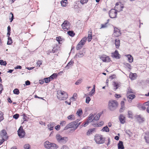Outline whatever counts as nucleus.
<instances>
[{
	"mask_svg": "<svg viewBox=\"0 0 149 149\" xmlns=\"http://www.w3.org/2000/svg\"><path fill=\"white\" fill-rule=\"evenodd\" d=\"M94 116L93 114H90L89 116L88 117V120L90 121V122H91L93 120V118L94 117Z\"/></svg>",
	"mask_w": 149,
	"mask_h": 149,
	"instance_id": "c756f323",
	"label": "nucleus"
},
{
	"mask_svg": "<svg viewBox=\"0 0 149 149\" xmlns=\"http://www.w3.org/2000/svg\"><path fill=\"white\" fill-rule=\"evenodd\" d=\"M101 115L100 113H99L97 114L95 116H94L93 119L95 120H98Z\"/></svg>",
	"mask_w": 149,
	"mask_h": 149,
	"instance_id": "bb28decb",
	"label": "nucleus"
},
{
	"mask_svg": "<svg viewBox=\"0 0 149 149\" xmlns=\"http://www.w3.org/2000/svg\"><path fill=\"white\" fill-rule=\"evenodd\" d=\"M50 147V149H57L58 148V146L57 145L53 143H51V146Z\"/></svg>",
	"mask_w": 149,
	"mask_h": 149,
	"instance_id": "aec40b11",
	"label": "nucleus"
},
{
	"mask_svg": "<svg viewBox=\"0 0 149 149\" xmlns=\"http://www.w3.org/2000/svg\"><path fill=\"white\" fill-rule=\"evenodd\" d=\"M107 23H105L104 24H101V27L100 29L104 28L107 27Z\"/></svg>",
	"mask_w": 149,
	"mask_h": 149,
	"instance_id": "79ce46f5",
	"label": "nucleus"
},
{
	"mask_svg": "<svg viewBox=\"0 0 149 149\" xmlns=\"http://www.w3.org/2000/svg\"><path fill=\"white\" fill-rule=\"evenodd\" d=\"M92 125L95 127H100L101 126H100V123H97L93 124Z\"/></svg>",
	"mask_w": 149,
	"mask_h": 149,
	"instance_id": "6e6d98bb",
	"label": "nucleus"
},
{
	"mask_svg": "<svg viewBox=\"0 0 149 149\" xmlns=\"http://www.w3.org/2000/svg\"><path fill=\"white\" fill-rule=\"evenodd\" d=\"M118 105V103L117 101L113 100H111L108 102V109L111 111H113L116 109Z\"/></svg>",
	"mask_w": 149,
	"mask_h": 149,
	"instance_id": "f257e3e1",
	"label": "nucleus"
},
{
	"mask_svg": "<svg viewBox=\"0 0 149 149\" xmlns=\"http://www.w3.org/2000/svg\"><path fill=\"white\" fill-rule=\"evenodd\" d=\"M75 122L73 121L72 122L69 124H68L64 128V130H66L70 128H73V130L74 131L76 129H75Z\"/></svg>",
	"mask_w": 149,
	"mask_h": 149,
	"instance_id": "423d86ee",
	"label": "nucleus"
},
{
	"mask_svg": "<svg viewBox=\"0 0 149 149\" xmlns=\"http://www.w3.org/2000/svg\"><path fill=\"white\" fill-rule=\"evenodd\" d=\"M137 118L139 122H141L144 120V118L141 117L140 115L138 116Z\"/></svg>",
	"mask_w": 149,
	"mask_h": 149,
	"instance_id": "c85d7f7f",
	"label": "nucleus"
},
{
	"mask_svg": "<svg viewBox=\"0 0 149 149\" xmlns=\"http://www.w3.org/2000/svg\"><path fill=\"white\" fill-rule=\"evenodd\" d=\"M100 58L103 62H109L111 61V59L109 56L103 54L100 57Z\"/></svg>",
	"mask_w": 149,
	"mask_h": 149,
	"instance_id": "6e6552de",
	"label": "nucleus"
},
{
	"mask_svg": "<svg viewBox=\"0 0 149 149\" xmlns=\"http://www.w3.org/2000/svg\"><path fill=\"white\" fill-rule=\"evenodd\" d=\"M12 40L11 38L10 37H8L7 44L8 45H10L12 43Z\"/></svg>",
	"mask_w": 149,
	"mask_h": 149,
	"instance_id": "c9c22d12",
	"label": "nucleus"
},
{
	"mask_svg": "<svg viewBox=\"0 0 149 149\" xmlns=\"http://www.w3.org/2000/svg\"><path fill=\"white\" fill-rule=\"evenodd\" d=\"M57 142L60 144L63 145L65 144L68 140L67 137H62L59 134H57L56 136Z\"/></svg>",
	"mask_w": 149,
	"mask_h": 149,
	"instance_id": "f03ea898",
	"label": "nucleus"
},
{
	"mask_svg": "<svg viewBox=\"0 0 149 149\" xmlns=\"http://www.w3.org/2000/svg\"><path fill=\"white\" fill-rule=\"evenodd\" d=\"M81 124V122H79V123H76V124H75V129H77V128L79 126V125H80V124Z\"/></svg>",
	"mask_w": 149,
	"mask_h": 149,
	"instance_id": "338daca9",
	"label": "nucleus"
},
{
	"mask_svg": "<svg viewBox=\"0 0 149 149\" xmlns=\"http://www.w3.org/2000/svg\"><path fill=\"white\" fill-rule=\"evenodd\" d=\"M61 149H69L68 147L65 145L63 146L61 148Z\"/></svg>",
	"mask_w": 149,
	"mask_h": 149,
	"instance_id": "864d4df0",
	"label": "nucleus"
},
{
	"mask_svg": "<svg viewBox=\"0 0 149 149\" xmlns=\"http://www.w3.org/2000/svg\"><path fill=\"white\" fill-rule=\"evenodd\" d=\"M17 132L18 135L20 138H24L25 134V132L22 126H21Z\"/></svg>",
	"mask_w": 149,
	"mask_h": 149,
	"instance_id": "39448f33",
	"label": "nucleus"
},
{
	"mask_svg": "<svg viewBox=\"0 0 149 149\" xmlns=\"http://www.w3.org/2000/svg\"><path fill=\"white\" fill-rule=\"evenodd\" d=\"M13 92L14 94H16V95L19 94V90L17 88L15 89L13 91Z\"/></svg>",
	"mask_w": 149,
	"mask_h": 149,
	"instance_id": "58836bf2",
	"label": "nucleus"
},
{
	"mask_svg": "<svg viewBox=\"0 0 149 149\" xmlns=\"http://www.w3.org/2000/svg\"><path fill=\"white\" fill-rule=\"evenodd\" d=\"M3 115V114L2 112H0V122L2 121L4 119Z\"/></svg>",
	"mask_w": 149,
	"mask_h": 149,
	"instance_id": "a19ab883",
	"label": "nucleus"
},
{
	"mask_svg": "<svg viewBox=\"0 0 149 149\" xmlns=\"http://www.w3.org/2000/svg\"><path fill=\"white\" fill-rule=\"evenodd\" d=\"M70 24L69 22L67 20H65L64 21L61 25V26L63 28L66 29V30H68V28H67V26H69Z\"/></svg>",
	"mask_w": 149,
	"mask_h": 149,
	"instance_id": "1a4fd4ad",
	"label": "nucleus"
},
{
	"mask_svg": "<svg viewBox=\"0 0 149 149\" xmlns=\"http://www.w3.org/2000/svg\"><path fill=\"white\" fill-rule=\"evenodd\" d=\"M113 84V86L114 87V91H116L120 86V84L117 82H114Z\"/></svg>",
	"mask_w": 149,
	"mask_h": 149,
	"instance_id": "2eb2a0df",
	"label": "nucleus"
},
{
	"mask_svg": "<svg viewBox=\"0 0 149 149\" xmlns=\"http://www.w3.org/2000/svg\"><path fill=\"white\" fill-rule=\"evenodd\" d=\"M0 95L2 92V91H3V85L1 84H0Z\"/></svg>",
	"mask_w": 149,
	"mask_h": 149,
	"instance_id": "4d7b16f0",
	"label": "nucleus"
},
{
	"mask_svg": "<svg viewBox=\"0 0 149 149\" xmlns=\"http://www.w3.org/2000/svg\"><path fill=\"white\" fill-rule=\"evenodd\" d=\"M66 124V122L65 121H62L60 123V125L61 126H64Z\"/></svg>",
	"mask_w": 149,
	"mask_h": 149,
	"instance_id": "3c124183",
	"label": "nucleus"
},
{
	"mask_svg": "<svg viewBox=\"0 0 149 149\" xmlns=\"http://www.w3.org/2000/svg\"><path fill=\"white\" fill-rule=\"evenodd\" d=\"M96 142L98 144H102L104 143L105 139L102 136H96L95 139Z\"/></svg>",
	"mask_w": 149,
	"mask_h": 149,
	"instance_id": "0eeeda50",
	"label": "nucleus"
},
{
	"mask_svg": "<svg viewBox=\"0 0 149 149\" xmlns=\"http://www.w3.org/2000/svg\"><path fill=\"white\" fill-rule=\"evenodd\" d=\"M25 83L26 85H29L30 84V82L29 80H27L25 81Z\"/></svg>",
	"mask_w": 149,
	"mask_h": 149,
	"instance_id": "774afa93",
	"label": "nucleus"
},
{
	"mask_svg": "<svg viewBox=\"0 0 149 149\" xmlns=\"http://www.w3.org/2000/svg\"><path fill=\"white\" fill-rule=\"evenodd\" d=\"M85 53H84L82 51H80L79 52L76 54L74 56V58H77L83 57Z\"/></svg>",
	"mask_w": 149,
	"mask_h": 149,
	"instance_id": "9b49d317",
	"label": "nucleus"
},
{
	"mask_svg": "<svg viewBox=\"0 0 149 149\" xmlns=\"http://www.w3.org/2000/svg\"><path fill=\"white\" fill-rule=\"evenodd\" d=\"M7 133L5 130H3L0 133V134L1 137L2 138H4L7 139L8 138V136H7Z\"/></svg>",
	"mask_w": 149,
	"mask_h": 149,
	"instance_id": "9d476101",
	"label": "nucleus"
},
{
	"mask_svg": "<svg viewBox=\"0 0 149 149\" xmlns=\"http://www.w3.org/2000/svg\"><path fill=\"white\" fill-rule=\"evenodd\" d=\"M125 117L122 114H120L119 116V120L122 124H124L125 122Z\"/></svg>",
	"mask_w": 149,
	"mask_h": 149,
	"instance_id": "4468645a",
	"label": "nucleus"
},
{
	"mask_svg": "<svg viewBox=\"0 0 149 149\" xmlns=\"http://www.w3.org/2000/svg\"><path fill=\"white\" fill-rule=\"evenodd\" d=\"M95 92L94 91H92V90L89 92V95H91V96H93L94 94L95 93Z\"/></svg>",
	"mask_w": 149,
	"mask_h": 149,
	"instance_id": "680f3d73",
	"label": "nucleus"
},
{
	"mask_svg": "<svg viewBox=\"0 0 149 149\" xmlns=\"http://www.w3.org/2000/svg\"><path fill=\"white\" fill-rule=\"evenodd\" d=\"M124 65L127 68H128L129 69H131V65H130V64H129L128 63H124Z\"/></svg>",
	"mask_w": 149,
	"mask_h": 149,
	"instance_id": "ea45409f",
	"label": "nucleus"
},
{
	"mask_svg": "<svg viewBox=\"0 0 149 149\" xmlns=\"http://www.w3.org/2000/svg\"><path fill=\"white\" fill-rule=\"evenodd\" d=\"M88 1V0H81L80 3L82 4L86 3Z\"/></svg>",
	"mask_w": 149,
	"mask_h": 149,
	"instance_id": "8fccbe9b",
	"label": "nucleus"
},
{
	"mask_svg": "<svg viewBox=\"0 0 149 149\" xmlns=\"http://www.w3.org/2000/svg\"><path fill=\"white\" fill-rule=\"evenodd\" d=\"M24 148L25 149H30V146L29 144H26L24 146Z\"/></svg>",
	"mask_w": 149,
	"mask_h": 149,
	"instance_id": "37998d69",
	"label": "nucleus"
},
{
	"mask_svg": "<svg viewBox=\"0 0 149 149\" xmlns=\"http://www.w3.org/2000/svg\"><path fill=\"white\" fill-rule=\"evenodd\" d=\"M76 114L79 116H80L82 114V111L81 109H78L77 112Z\"/></svg>",
	"mask_w": 149,
	"mask_h": 149,
	"instance_id": "f704fd0d",
	"label": "nucleus"
},
{
	"mask_svg": "<svg viewBox=\"0 0 149 149\" xmlns=\"http://www.w3.org/2000/svg\"><path fill=\"white\" fill-rule=\"evenodd\" d=\"M83 46V45L78 43L76 46V48L77 50H79Z\"/></svg>",
	"mask_w": 149,
	"mask_h": 149,
	"instance_id": "4c0bfd02",
	"label": "nucleus"
},
{
	"mask_svg": "<svg viewBox=\"0 0 149 149\" xmlns=\"http://www.w3.org/2000/svg\"><path fill=\"white\" fill-rule=\"evenodd\" d=\"M134 91L130 87H128L127 89V95H128L131 93H134Z\"/></svg>",
	"mask_w": 149,
	"mask_h": 149,
	"instance_id": "b1692460",
	"label": "nucleus"
},
{
	"mask_svg": "<svg viewBox=\"0 0 149 149\" xmlns=\"http://www.w3.org/2000/svg\"><path fill=\"white\" fill-rule=\"evenodd\" d=\"M55 129L57 130H58L60 129V125H58L56 126L55 127Z\"/></svg>",
	"mask_w": 149,
	"mask_h": 149,
	"instance_id": "e2e57ef3",
	"label": "nucleus"
},
{
	"mask_svg": "<svg viewBox=\"0 0 149 149\" xmlns=\"http://www.w3.org/2000/svg\"><path fill=\"white\" fill-rule=\"evenodd\" d=\"M101 130L103 132H109V129L108 126H106L103 127L102 129Z\"/></svg>",
	"mask_w": 149,
	"mask_h": 149,
	"instance_id": "2f4dec72",
	"label": "nucleus"
},
{
	"mask_svg": "<svg viewBox=\"0 0 149 149\" xmlns=\"http://www.w3.org/2000/svg\"><path fill=\"white\" fill-rule=\"evenodd\" d=\"M90 122H90V121L88 120H87L83 126L85 127H86L88 125V123Z\"/></svg>",
	"mask_w": 149,
	"mask_h": 149,
	"instance_id": "bf43d9fd",
	"label": "nucleus"
},
{
	"mask_svg": "<svg viewBox=\"0 0 149 149\" xmlns=\"http://www.w3.org/2000/svg\"><path fill=\"white\" fill-rule=\"evenodd\" d=\"M10 14L12 15V17L10 19V22H12L13 19H14V17L13 16V14L12 13H10Z\"/></svg>",
	"mask_w": 149,
	"mask_h": 149,
	"instance_id": "5fc2aeb1",
	"label": "nucleus"
},
{
	"mask_svg": "<svg viewBox=\"0 0 149 149\" xmlns=\"http://www.w3.org/2000/svg\"><path fill=\"white\" fill-rule=\"evenodd\" d=\"M125 107H121V108L119 110V112H122L125 109Z\"/></svg>",
	"mask_w": 149,
	"mask_h": 149,
	"instance_id": "13d9d810",
	"label": "nucleus"
},
{
	"mask_svg": "<svg viewBox=\"0 0 149 149\" xmlns=\"http://www.w3.org/2000/svg\"><path fill=\"white\" fill-rule=\"evenodd\" d=\"M91 99L89 97H87L86 98V102L87 104H88Z\"/></svg>",
	"mask_w": 149,
	"mask_h": 149,
	"instance_id": "a18cd8bd",
	"label": "nucleus"
},
{
	"mask_svg": "<svg viewBox=\"0 0 149 149\" xmlns=\"http://www.w3.org/2000/svg\"><path fill=\"white\" fill-rule=\"evenodd\" d=\"M115 44L116 47L118 48L120 45V40L119 39H116L115 40Z\"/></svg>",
	"mask_w": 149,
	"mask_h": 149,
	"instance_id": "412c9836",
	"label": "nucleus"
},
{
	"mask_svg": "<svg viewBox=\"0 0 149 149\" xmlns=\"http://www.w3.org/2000/svg\"><path fill=\"white\" fill-rule=\"evenodd\" d=\"M118 149H124V147L123 145V143L122 141H120L118 144Z\"/></svg>",
	"mask_w": 149,
	"mask_h": 149,
	"instance_id": "dca6fc26",
	"label": "nucleus"
},
{
	"mask_svg": "<svg viewBox=\"0 0 149 149\" xmlns=\"http://www.w3.org/2000/svg\"><path fill=\"white\" fill-rule=\"evenodd\" d=\"M127 57L129 62L130 63H132L133 61V58L132 56L130 54H128L126 55Z\"/></svg>",
	"mask_w": 149,
	"mask_h": 149,
	"instance_id": "4be33fe9",
	"label": "nucleus"
},
{
	"mask_svg": "<svg viewBox=\"0 0 149 149\" xmlns=\"http://www.w3.org/2000/svg\"><path fill=\"white\" fill-rule=\"evenodd\" d=\"M67 33L69 36L72 37H74L75 35V33L72 31H69L67 32Z\"/></svg>",
	"mask_w": 149,
	"mask_h": 149,
	"instance_id": "393cba45",
	"label": "nucleus"
},
{
	"mask_svg": "<svg viewBox=\"0 0 149 149\" xmlns=\"http://www.w3.org/2000/svg\"><path fill=\"white\" fill-rule=\"evenodd\" d=\"M144 139L146 140V142L148 143H149V135L148 136H145Z\"/></svg>",
	"mask_w": 149,
	"mask_h": 149,
	"instance_id": "09e8293b",
	"label": "nucleus"
},
{
	"mask_svg": "<svg viewBox=\"0 0 149 149\" xmlns=\"http://www.w3.org/2000/svg\"><path fill=\"white\" fill-rule=\"evenodd\" d=\"M117 11L115 9H111L109 12V15L110 17L111 18H115L116 17Z\"/></svg>",
	"mask_w": 149,
	"mask_h": 149,
	"instance_id": "20e7f679",
	"label": "nucleus"
},
{
	"mask_svg": "<svg viewBox=\"0 0 149 149\" xmlns=\"http://www.w3.org/2000/svg\"><path fill=\"white\" fill-rule=\"evenodd\" d=\"M67 118L68 119L71 120H73L75 119L74 116L73 115H71L68 116Z\"/></svg>",
	"mask_w": 149,
	"mask_h": 149,
	"instance_id": "cd10ccee",
	"label": "nucleus"
},
{
	"mask_svg": "<svg viewBox=\"0 0 149 149\" xmlns=\"http://www.w3.org/2000/svg\"><path fill=\"white\" fill-rule=\"evenodd\" d=\"M111 56L113 58H115L117 59L120 58V54L117 50H116L114 52L112 53Z\"/></svg>",
	"mask_w": 149,
	"mask_h": 149,
	"instance_id": "f8f14e48",
	"label": "nucleus"
},
{
	"mask_svg": "<svg viewBox=\"0 0 149 149\" xmlns=\"http://www.w3.org/2000/svg\"><path fill=\"white\" fill-rule=\"evenodd\" d=\"M74 61H73L71 60L67 64V65L66 66V68H67L68 69L69 68V67L73 65L74 64Z\"/></svg>",
	"mask_w": 149,
	"mask_h": 149,
	"instance_id": "7c9ffc66",
	"label": "nucleus"
},
{
	"mask_svg": "<svg viewBox=\"0 0 149 149\" xmlns=\"http://www.w3.org/2000/svg\"><path fill=\"white\" fill-rule=\"evenodd\" d=\"M50 78L49 77H47L44 79V81L45 82L47 83H48L50 81Z\"/></svg>",
	"mask_w": 149,
	"mask_h": 149,
	"instance_id": "c03bdc74",
	"label": "nucleus"
},
{
	"mask_svg": "<svg viewBox=\"0 0 149 149\" xmlns=\"http://www.w3.org/2000/svg\"><path fill=\"white\" fill-rule=\"evenodd\" d=\"M128 114L129 115V118H131L132 116V112L130 111H129L128 112Z\"/></svg>",
	"mask_w": 149,
	"mask_h": 149,
	"instance_id": "0e129e2a",
	"label": "nucleus"
},
{
	"mask_svg": "<svg viewBox=\"0 0 149 149\" xmlns=\"http://www.w3.org/2000/svg\"><path fill=\"white\" fill-rule=\"evenodd\" d=\"M56 47H57V45L56 46ZM58 51L57 47H54L53 48V49L52 50V52L53 53H55L56 52H57Z\"/></svg>",
	"mask_w": 149,
	"mask_h": 149,
	"instance_id": "49530a36",
	"label": "nucleus"
},
{
	"mask_svg": "<svg viewBox=\"0 0 149 149\" xmlns=\"http://www.w3.org/2000/svg\"><path fill=\"white\" fill-rule=\"evenodd\" d=\"M51 143L48 141H46L44 143V146L45 148L47 149H50Z\"/></svg>",
	"mask_w": 149,
	"mask_h": 149,
	"instance_id": "ddd939ff",
	"label": "nucleus"
},
{
	"mask_svg": "<svg viewBox=\"0 0 149 149\" xmlns=\"http://www.w3.org/2000/svg\"><path fill=\"white\" fill-rule=\"evenodd\" d=\"M57 76V74L56 73H54L52 74L51 76H50L49 77L50 79L51 80H52L54 79V78H56Z\"/></svg>",
	"mask_w": 149,
	"mask_h": 149,
	"instance_id": "72a5a7b5",
	"label": "nucleus"
},
{
	"mask_svg": "<svg viewBox=\"0 0 149 149\" xmlns=\"http://www.w3.org/2000/svg\"><path fill=\"white\" fill-rule=\"evenodd\" d=\"M88 41L90 42L92 38V32L91 30H90L88 31Z\"/></svg>",
	"mask_w": 149,
	"mask_h": 149,
	"instance_id": "f3484780",
	"label": "nucleus"
},
{
	"mask_svg": "<svg viewBox=\"0 0 149 149\" xmlns=\"http://www.w3.org/2000/svg\"><path fill=\"white\" fill-rule=\"evenodd\" d=\"M7 63L6 61H4L3 60H0V64L1 65H6Z\"/></svg>",
	"mask_w": 149,
	"mask_h": 149,
	"instance_id": "e433bc0d",
	"label": "nucleus"
},
{
	"mask_svg": "<svg viewBox=\"0 0 149 149\" xmlns=\"http://www.w3.org/2000/svg\"><path fill=\"white\" fill-rule=\"evenodd\" d=\"M67 0H62L61 2V5L63 7H65L66 5L67 2Z\"/></svg>",
	"mask_w": 149,
	"mask_h": 149,
	"instance_id": "a878e982",
	"label": "nucleus"
},
{
	"mask_svg": "<svg viewBox=\"0 0 149 149\" xmlns=\"http://www.w3.org/2000/svg\"><path fill=\"white\" fill-rule=\"evenodd\" d=\"M120 30L118 28H114V33H115H115H118L117 35H116V36H118L120 35Z\"/></svg>",
	"mask_w": 149,
	"mask_h": 149,
	"instance_id": "5701e85b",
	"label": "nucleus"
},
{
	"mask_svg": "<svg viewBox=\"0 0 149 149\" xmlns=\"http://www.w3.org/2000/svg\"><path fill=\"white\" fill-rule=\"evenodd\" d=\"M127 96V98L129 99L132 100L135 97V95L134 94H129Z\"/></svg>",
	"mask_w": 149,
	"mask_h": 149,
	"instance_id": "473e14b6",
	"label": "nucleus"
},
{
	"mask_svg": "<svg viewBox=\"0 0 149 149\" xmlns=\"http://www.w3.org/2000/svg\"><path fill=\"white\" fill-rule=\"evenodd\" d=\"M57 93V97L59 100H65L68 98V94L66 92L63 91L58 90Z\"/></svg>",
	"mask_w": 149,
	"mask_h": 149,
	"instance_id": "7ed1b4c3",
	"label": "nucleus"
},
{
	"mask_svg": "<svg viewBox=\"0 0 149 149\" xmlns=\"http://www.w3.org/2000/svg\"><path fill=\"white\" fill-rule=\"evenodd\" d=\"M61 39V37H56V40L59 43L60 42L61 40L60 39Z\"/></svg>",
	"mask_w": 149,
	"mask_h": 149,
	"instance_id": "69168bd1",
	"label": "nucleus"
},
{
	"mask_svg": "<svg viewBox=\"0 0 149 149\" xmlns=\"http://www.w3.org/2000/svg\"><path fill=\"white\" fill-rule=\"evenodd\" d=\"M81 81L82 79H79L75 82V84L76 85H79L81 83Z\"/></svg>",
	"mask_w": 149,
	"mask_h": 149,
	"instance_id": "de8ad7c7",
	"label": "nucleus"
},
{
	"mask_svg": "<svg viewBox=\"0 0 149 149\" xmlns=\"http://www.w3.org/2000/svg\"><path fill=\"white\" fill-rule=\"evenodd\" d=\"M136 75V73H131L129 75V77L132 80H134L136 78L135 76Z\"/></svg>",
	"mask_w": 149,
	"mask_h": 149,
	"instance_id": "6ab92c4d",
	"label": "nucleus"
},
{
	"mask_svg": "<svg viewBox=\"0 0 149 149\" xmlns=\"http://www.w3.org/2000/svg\"><path fill=\"white\" fill-rule=\"evenodd\" d=\"M55 125V124L54 123H52L50 124H49L48 125V127H51V126H53L54 127V125Z\"/></svg>",
	"mask_w": 149,
	"mask_h": 149,
	"instance_id": "052dcab7",
	"label": "nucleus"
},
{
	"mask_svg": "<svg viewBox=\"0 0 149 149\" xmlns=\"http://www.w3.org/2000/svg\"><path fill=\"white\" fill-rule=\"evenodd\" d=\"M19 116L18 114H16L13 116V118L17 119L19 118Z\"/></svg>",
	"mask_w": 149,
	"mask_h": 149,
	"instance_id": "603ef678",
	"label": "nucleus"
},
{
	"mask_svg": "<svg viewBox=\"0 0 149 149\" xmlns=\"http://www.w3.org/2000/svg\"><path fill=\"white\" fill-rule=\"evenodd\" d=\"M95 128H93L89 129L87 132V135H89L90 134H92V132H94L95 131Z\"/></svg>",
	"mask_w": 149,
	"mask_h": 149,
	"instance_id": "a211bd4d",
	"label": "nucleus"
}]
</instances>
